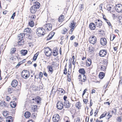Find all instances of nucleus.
Returning a JSON list of instances; mask_svg holds the SVG:
<instances>
[{
    "label": "nucleus",
    "mask_w": 122,
    "mask_h": 122,
    "mask_svg": "<svg viewBox=\"0 0 122 122\" xmlns=\"http://www.w3.org/2000/svg\"><path fill=\"white\" fill-rule=\"evenodd\" d=\"M32 32V30L30 28H27L24 29V33H20L18 36L17 39H18V43L19 45L21 46L24 44V38L25 37V34H29Z\"/></svg>",
    "instance_id": "1"
},
{
    "label": "nucleus",
    "mask_w": 122,
    "mask_h": 122,
    "mask_svg": "<svg viewBox=\"0 0 122 122\" xmlns=\"http://www.w3.org/2000/svg\"><path fill=\"white\" fill-rule=\"evenodd\" d=\"M45 32V30L44 29L42 28H39L37 29L36 33L38 36H41L44 35Z\"/></svg>",
    "instance_id": "2"
},
{
    "label": "nucleus",
    "mask_w": 122,
    "mask_h": 122,
    "mask_svg": "<svg viewBox=\"0 0 122 122\" xmlns=\"http://www.w3.org/2000/svg\"><path fill=\"white\" fill-rule=\"evenodd\" d=\"M22 76L25 79H27L28 78L30 75L29 71L27 70H24L22 71L21 73Z\"/></svg>",
    "instance_id": "3"
},
{
    "label": "nucleus",
    "mask_w": 122,
    "mask_h": 122,
    "mask_svg": "<svg viewBox=\"0 0 122 122\" xmlns=\"http://www.w3.org/2000/svg\"><path fill=\"white\" fill-rule=\"evenodd\" d=\"M44 53L47 57H49L51 56L52 53L51 48L47 47L44 51Z\"/></svg>",
    "instance_id": "4"
},
{
    "label": "nucleus",
    "mask_w": 122,
    "mask_h": 122,
    "mask_svg": "<svg viewBox=\"0 0 122 122\" xmlns=\"http://www.w3.org/2000/svg\"><path fill=\"white\" fill-rule=\"evenodd\" d=\"M115 9L116 11L118 12H122V5L120 4H118L116 5Z\"/></svg>",
    "instance_id": "5"
},
{
    "label": "nucleus",
    "mask_w": 122,
    "mask_h": 122,
    "mask_svg": "<svg viewBox=\"0 0 122 122\" xmlns=\"http://www.w3.org/2000/svg\"><path fill=\"white\" fill-rule=\"evenodd\" d=\"M89 41L90 43L93 44H94L96 42L97 38L94 36H91L90 37Z\"/></svg>",
    "instance_id": "6"
},
{
    "label": "nucleus",
    "mask_w": 122,
    "mask_h": 122,
    "mask_svg": "<svg viewBox=\"0 0 122 122\" xmlns=\"http://www.w3.org/2000/svg\"><path fill=\"white\" fill-rule=\"evenodd\" d=\"M60 119V116L57 114H55L52 117L53 121L55 122H58L59 121Z\"/></svg>",
    "instance_id": "7"
},
{
    "label": "nucleus",
    "mask_w": 122,
    "mask_h": 122,
    "mask_svg": "<svg viewBox=\"0 0 122 122\" xmlns=\"http://www.w3.org/2000/svg\"><path fill=\"white\" fill-rule=\"evenodd\" d=\"M35 0L33 1H32L30 0V1L31 3L32 2L34 3V5L33 6L37 9L40 7V4L39 2L37 1L34 2V1H35Z\"/></svg>",
    "instance_id": "8"
},
{
    "label": "nucleus",
    "mask_w": 122,
    "mask_h": 122,
    "mask_svg": "<svg viewBox=\"0 0 122 122\" xmlns=\"http://www.w3.org/2000/svg\"><path fill=\"white\" fill-rule=\"evenodd\" d=\"M83 78H82L81 75H80L78 76V79L81 82H84L86 80V77L85 75H83Z\"/></svg>",
    "instance_id": "9"
},
{
    "label": "nucleus",
    "mask_w": 122,
    "mask_h": 122,
    "mask_svg": "<svg viewBox=\"0 0 122 122\" xmlns=\"http://www.w3.org/2000/svg\"><path fill=\"white\" fill-rule=\"evenodd\" d=\"M102 21L99 19L95 21V24L96 25L97 27H100L102 25Z\"/></svg>",
    "instance_id": "10"
},
{
    "label": "nucleus",
    "mask_w": 122,
    "mask_h": 122,
    "mask_svg": "<svg viewBox=\"0 0 122 122\" xmlns=\"http://www.w3.org/2000/svg\"><path fill=\"white\" fill-rule=\"evenodd\" d=\"M63 103L60 101L58 102L57 104V108L59 110H61L63 108Z\"/></svg>",
    "instance_id": "11"
},
{
    "label": "nucleus",
    "mask_w": 122,
    "mask_h": 122,
    "mask_svg": "<svg viewBox=\"0 0 122 122\" xmlns=\"http://www.w3.org/2000/svg\"><path fill=\"white\" fill-rule=\"evenodd\" d=\"M107 51L106 50H101L99 53V55L101 57H103L105 56L107 54Z\"/></svg>",
    "instance_id": "12"
},
{
    "label": "nucleus",
    "mask_w": 122,
    "mask_h": 122,
    "mask_svg": "<svg viewBox=\"0 0 122 122\" xmlns=\"http://www.w3.org/2000/svg\"><path fill=\"white\" fill-rule=\"evenodd\" d=\"M45 29L47 30H50L52 28V25L51 24H48L46 25H45Z\"/></svg>",
    "instance_id": "13"
},
{
    "label": "nucleus",
    "mask_w": 122,
    "mask_h": 122,
    "mask_svg": "<svg viewBox=\"0 0 122 122\" xmlns=\"http://www.w3.org/2000/svg\"><path fill=\"white\" fill-rule=\"evenodd\" d=\"M100 42L101 44L103 46L106 45L107 43L106 39L105 38H101Z\"/></svg>",
    "instance_id": "14"
},
{
    "label": "nucleus",
    "mask_w": 122,
    "mask_h": 122,
    "mask_svg": "<svg viewBox=\"0 0 122 122\" xmlns=\"http://www.w3.org/2000/svg\"><path fill=\"white\" fill-rule=\"evenodd\" d=\"M38 109V107L36 105H33L31 106L30 110L31 112H35L37 111Z\"/></svg>",
    "instance_id": "15"
},
{
    "label": "nucleus",
    "mask_w": 122,
    "mask_h": 122,
    "mask_svg": "<svg viewBox=\"0 0 122 122\" xmlns=\"http://www.w3.org/2000/svg\"><path fill=\"white\" fill-rule=\"evenodd\" d=\"M75 22H74L73 20L71 22V24L70 26V27L71 28V33H72V32L73 31L75 28Z\"/></svg>",
    "instance_id": "16"
},
{
    "label": "nucleus",
    "mask_w": 122,
    "mask_h": 122,
    "mask_svg": "<svg viewBox=\"0 0 122 122\" xmlns=\"http://www.w3.org/2000/svg\"><path fill=\"white\" fill-rule=\"evenodd\" d=\"M64 103V106L66 107L67 108L70 107L71 104L68 101H65Z\"/></svg>",
    "instance_id": "17"
},
{
    "label": "nucleus",
    "mask_w": 122,
    "mask_h": 122,
    "mask_svg": "<svg viewBox=\"0 0 122 122\" xmlns=\"http://www.w3.org/2000/svg\"><path fill=\"white\" fill-rule=\"evenodd\" d=\"M18 82L16 80H14L12 81L11 83V85L13 87H15L18 85Z\"/></svg>",
    "instance_id": "18"
},
{
    "label": "nucleus",
    "mask_w": 122,
    "mask_h": 122,
    "mask_svg": "<svg viewBox=\"0 0 122 122\" xmlns=\"http://www.w3.org/2000/svg\"><path fill=\"white\" fill-rule=\"evenodd\" d=\"M89 27L91 30H94L95 29L96 25L93 23H91L89 25Z\"/></svg>",
    "instance_id": "19"
},
{
    "label": "nucleus",
    "mask_w": 122,
    "mask_h": 122,
    "mask_svg": "<svg viewBox=\"0 0 122 122\" xmlns=\"http://www.w3.org/2000/svg\"><path fill=\"white\" fill-rule=\"evenodd\" d=\"M37 10L34 7L32 6L30 8V11L31 13L34 14L37 11Z\"/></svg>",
    "instance_id": "20"
},
{
    "label": "nucleus",
    "mask_w": 122,
    "mask_h": 122,
    "mask_svg": "<svg viewBox=\"0 0 122 122\" xmlns=\"http://www.w3.org/2000/svg\"><path fill=\"white\" fill-rule=\"evenodd\" d=\"M92 63L91 60L90 58H88L86 61V65L87 66H89Z\"/></svg>",
    "instance_id": "21"
},
{
    "label": "nucleus",
    "mask_w": 122,
    "mask_h": 122,
    "mask_svg": "<svg viewBox=\"0 0 122 122\" xmlns=\"http://www.w3.org/2000/svg\"><path fill=\"white\" fill-rule=\"evenodd\" d=\"M30 113L29 112H26L24 114V116L26 118L30 117Z\"/></svg>",
    "instance_id": "22"
},
{
    "label": "nucleus",
    "mask_w": 122,
    "mask_h": 122,
    "mask_svg": "<svg viewBox=\"0 0 122 122\" xmlns=\"http://www.w3.org/2000/svg\"><path fill=\"white\" fill-rule=\"evenodd\" d=\"M0 105L2 107H6L7 106V104L5 101L1 102H0Z\"/></svg>",
    "instance_id": "23"
},
{
    "label": "nucleus",
    "mask_w": 122,
    "mask_h": 122,
    "mask_svg": "<svg viewBox=\"0 0 122 122\" xmlns=\"http://www.w3.org/2000/svg\"><path fill=\"white\" fill-rule=\"evenodd\" d=\"M27 50H22L20 51L21 54L23 56L25 55L27 53Z\"/></svg>",
    "instance_id": "24"
},
{
    "label": "nucleus",
    "mask_w": 122,
    "mask_h": 122,
    "mask_svg": "<svg viewBox=\"0 0 122 122\" xmlns=\"http://www.w3.org/2000/svg\"><path fill=\"white\" fill-rule=\"evenodd\" d=\"M64 15H61L59 18L58 21L59 22H62L64 20Z\"/></svg>",
    "instance_id": "25"
},
{
    "label": "nucleus",
    "mask_w": 122,
    "mask_h": 122,
    "mask_svg": "<svg viewBox=\"0 0 122 122\" xmlns=\"http://www.w3.org/2000/svg\"><path fill=\"white\" fill-rule=\"evenodd\" d=\"M79 72L80 73L83 75H85V71L83 68L80 69L79 70Z\"/></svg>",
    "instance_id": "26"
},
{
    "label": "nucleus",
    "mask_w": 122,
    "mask_h": 122,
    "mask_svg": "<svg viewBox=\"0 0 122 122\" xmlns=\"http://www.w3.org/2000/svg\"><path fill=\"white\" fill-rule=\"evenodd\" d=\"M47 68L48 69L49 71L51 73H52L53 71V67L51 66L48 65L47 66Z\"/></svg>",
    "instance_id": "27"
},
{
    "label": "nucleus",
    "mask_w": 122,
    "mask_h": 122,
    "mask_svg": "<svg viewBox=\"0 0 122 122\" xmlns=\"http://www.w3.org/2000/svg\"><path fill=\"white\" fill-rule=\"evenodd\" d=\"M105 74L103 72H100L99 75V77L100 79L103 78Z\"/></svg>",
    "instance_id": "28"
},
{
    "label": "nucleus",
    "mask_w": 122,
    "mask_h": 122,
    "mask_svg": "<svg viewBox=\"0 0 122 122\" xmlns=\"http://www.w3.org/2000/svg\"><path fill=\"white\" fill-rule=\"evenodd\" d=\"M35 100L38 104L41 101V98L39 96H37L35 98Z\"/></svg>",
    "instance_id": "29"
},
{
    "label": "nucleus",
    "mask_w": 122,
    "mask_h": 122,
    "mask_svg": "<svg viewBox=\"0 0 122 122\" xmlns=\"http://www.w3.org/2000/svg\"><path fill=\"white\" fill-rule=\"evenodd\" d=\"M75 106L76 107L79 109L81 106V103L79 102H77Z\"/></svg>",
    "instance_id": "30"
},
{
    "label": "nucleus",
    "mask_w": 122,
    "mask_h": 122,
    "mask_svg": "<svg viewBox=\"0 0 122 122\" xmlns=\"http://www.w3.org/2000/svg\"><path fill=\"white\" fill-rule=\"evenodd\" d=\"M10 104V106L12 108H15L16 106V104L15 101H14L13 102H11Z\"/></svg>",
    "instance_id": "31"
},
{
    "label": "nucleus",
    "mask_w": 122,
    "mask_h": 122,
    "mask_svg": "<svg viewBox=\"0 0 122 122\" xmlns=\"http://www.w3.org/2000/svg\"><path fill=\"white\" fill-rule=\"evenodd\" d=\"M107 66L104 65H102L101 66L100 68L101 70L102 71H105L106 69Z\"/></svg>",
    "instance_id": "32"
},
{
    "label": "nucleus",
    "mask_w": 122,
    "mask_h": 122,
    "mask_svg": "<svg viewBox=\"0 0 122 122\" xmlns=\"http://www.w3.org/2000/svg\"><path fill=\"white\" fill-rule=\"evenodd\" d=\"M33 20L30 21L29 23V25L31 27H33L34 25V23Z\"/></svg>",
    "instance_id": "33"
},
{
    "label": "nucleus",
    "mask_w": 122,
    "mask_h": 122,
    "mask_svg": "<svg viewBox=\"0 0 122 122\" xmlns=\"http://www.w3.org/2000/svg\"><path fill=\"white\" fill-rule=\"evenodd\" d=\"M107 60L105 59L103 60L102 63L103 65L107 66Z\"/></svg>",
    "instance_id": "34"
},
{
    "label": "nucleus",
    "mask_w": 122,
    "mask_h": 122,
    "mask_svg": "<svg viewBox=\"0 0 122 122\" xmlns=\"http://www.w3.org/2000/svg\"><path fill=\"white\" fill-rule=\"evenodd\" d=\"M55 34V32H51V33H50L49 34V35H48V37H49L50 36H51L50 37L51 38V39L52 38L54 35Z\"/></svg>",
    "instance_id": "35"
},
{
    "label": "nucleus",
    "mask_w": 122,
    "mask_h": 122,
    "mask_svg": "<svg viewBox=\"0 0 122 122\" xmlns=\"http://www.w3.org/2000/svg\"><path fill=\"white\" fill-rule=\"evenodd\" d=\"M15 49V48L11 49L10 50V54H12L15 53V52L16 51Z\"/></svg>",
    "instance_id": "36"
},
{
    "label": "nucleus",
    "mask_w": 122,
    "mask_h": 122,
    "mask_svg": "<svg viewBox=\"0 0 122 122\" xmlns=\"http://www.w3.org/2000/svg\"><path fill=\"white\" fill-rule=\"evenodd\" d=\"M115 36L114 35H111L110 36V40L111 41H112L115 38Z\"/></svg>",
    "instance_id": "37"
},
{
    "label": "nucleus",
    "mask_w": 122,
    "mask_h": 122,
    "mask_svg": "<svg viewBox=\"0 0 122 122\" xmlns=\"http://www.w3.org/2000/svg\"><path fill=\"white\" fill-rule=\"evenodd\" d=\"M94 49L93 47L91 46L89 47V51L91 52H93L94 51Z\"/></svg>",
    "instance_id": "38"
},
{
    "label": "nucleus",
    "mask_w": 122,
    "mask_h": 122,
    "mask_svg": "<svg viewBox=\"0 0 122 122\" xmlns=\"http://www.w3.org/2000/svg\"><path fill=\"white\" fill-rule=\"evenodd\" d=\"M53 55L54 56H56L58 54V52L55 50L53 51Z\"/></svg>",
    "instance_id": "39"
},
{
    "label": "nucleus",
    "mask_w": 122,
    "mask_h": 122,
    "mask_svg": "<svg viewBox=\"0 0 122 122\" xmlns=\"http://www.w3.org/2000/svg\"><path fill=\"white\" fill-rule=\"evenodd\" d=\"M107 114L106 112H104L103 114H102L101 116L100 117V119H101L102 118L104 117Z\"/></svg>",
    "instance_id": "40"
},
{
    "label": "nucleus",
    "mask_w": 122,
    "mask_h": 122,
    "mask_svg": "<svg viewBox=\"0 0 122 122\" xmlns=\"http://www.w3.org/2000/svg\"><path fill=\"white\" fill-rule=\"evenodd\" d=\"M117 109L115 108L113 109V110L112 111V112L113 113L114 115H116L117 114Z\"/></svg>",
    "instance_id": "41"
},
{
    "label": "nucleus",
    "mask_w": 122,
    "mask_h": 122,
    "mask_svg": "<svg viewBox=\"0 0 122 122\" xmlns=\"http://www.w3.org/2000/svg\"><path fill=\"white\" fill-rule=\"evenodd\" d=\"M67 30V29H66L65 28H64L63 30L62 31V33L63 34H65Z\"/></svg>",
    "instance_id": "42"
},
{
    "label": "nucleus",
    "mask_w": 122,
    "mask_h": 122,
    "mask_svg": "<svg viewBox=\"0 0 122 122\" xmlns=\"http://www.w3.org/2000/svg\"><path fill=\"white\" fill-rule=\"evenodd\" d=\"M107 10L108 11L110 10L112 8V7L111 6H109V5H108L107 6Z\"/></svg>",
    "instance_id": "43"
},
{
    "label": "nucleus",
    "mask_w": 122,
    "mask_h": 122,
    "mask_svg": "<svg viewBox=\"0 0 122 122\" xmlns=\"http://www.w3.org/2000/svg\"><path fill=\"white\" fill-rule=\"evenodd\" d=\"M103 5V4L102 3L100 5L99 7V8L100 9V10H102V7Z\"/></svg>",
    "instance_id": "44"
},
{
    "label": "nucleus",
    "mask_w": 122,
    "mask_h": 122,
    "mask_svg": "<svg viewBox=\"0 0 122 122\" xmlns=\"http://www.w3.org/2000/svg\"><path fill=\"white\" fill-rule=\"evenodd\" d=\"M8 113L7 112H4L3 113V115L5 117H6L7 116Z\"/></svg>",
    "instance_id": "45"
},
{
    "label": "nucleus",
    "mask_w": 122,
    "mask_h": 122,
    "mask_svg": "<svg viewBox=\"0 0 122 122\" xmlns=\"http://www.w3.org/2000/svg\"><path fill=\"white\" fill-rule=\"evenodd\" d=\"M39 76V78L41 79V78L42 77V76H43L42 73L41 72H40Z\"/></svg>",
    "instance_id": "46"
},
{
    "label": "nucleus",
    "mask_w": 122,
    "mask_h": 122,
    "mask_svg": "<svg viewBox=\"0 0 122 122\" xmlns=\"http://www.w3.org/2000/svg\"><path fill=\"white\" fill-rule=\"evenodd\" d=\"M6 100L7 101H9L10 100V97L8 96H7L6 98Z\"/></svg>",
    "instance_id": "47"
},
{
    "label": "nucleus",
    "mask_w": 122,
    "mask_h": 122,
    "mask_svg": "<svg viewBox=\"0 0 122 122\" xmlns=\"http://www.w3.org/2000/svg\"><path fill=\"white\" fill-rule=\"evenodd\" d=\"M117 120L118 122H120L122 121V118L121 117H118Z\"/></svg>",
    "instance_id": "48"
},
{
    "label": "nucleus",
    "mask_w": 122,
    "mask_h": 122,
    "mask_svg": "<svg viewBox=\"0 0 122 122\" xmlns=\"http://www.w3.org/2000/svg\"><path fill=\"white\" fill-rule=\"evenodd\" d=\"M83 101L84 102L85 104H86L88 102V99L87 98L84 99H83Z\"/></svg>",
    "instance_id": "49"
},
{
    "label": "nucleus",
    "mask_w": 122,
    "mask_h": 122,
    "mask_svg": "<svg viewBox=\"0 0 122 122\" xmlns=\"http://www.w3.org/2000/svg\"><path fill=\"white\" fill-rule=\"evenodd\" d=\"M76 122H81L80 118L78 117L76 118Z\"/></svg>",
    "instance_id": "50"
},
{
    "label": "nucleus",
    "mask_w": 122,
    "mask_h": 122,
    "mask_svg": "<svg viewBox=\"0 0 122 122\" xmlns=\"http://www.w3.org/2000/svg\"><path fill=\"white\" fill-rule=\"evenodd\" d=\"M106 22L107 23V24L109 26H112L111 25L110 22L108 20H107V21H106Z\"/></svg>",
    "instance_id": "51"
},
{
    "label": "nucleus",
    "mask_w": 122,
    "mask_h": 122,
    "mask_svg": "<svg viewBox=\"0 0 122 122\" xmlns=\"http://www.w3.org/2000/svg\"><path fill=\"white\" fill-rule=\"evenodd\" d=\"M31 18H32V20L34 19L35 18H36V16L35 15H32L31 17Z\"/></svg>",
    "instance_id": "52"
},
{
    "label": "nucleus",
    "mask_w": 122,
    "mask_h": 122,
    "mask_svg": "<svg viewBox=\"0 0 122 122\" xmlns=\"http://www.w3.org/2000/svg\"><path fill=\"white\" fill-rule=\"evenodd\" d=\"M15 12H14L13 13V14L12 15V16L11 17V18L12 19H14V17L15 16Z\"/></svg>",
    "instance_id": "53"
},
{
    "label": "nucleus",
    "mask_w": 122,
    "mask_h": 122,
    "mask_svg": "<svg viewBox=\"0 0 122 122\" xmlns=\"http://www.w3.org/2000/svg\"><path fill=\"white\" fill-rule=\"evenodd\" d=\"M108 112V114L107 115V116L108 117V119H109V118L111 117L112 116V115L110 114V112Z\"/></svg>",
    "instance_id": "54"
},
{
    "label": "nucleus",
    "mask_w": 122,
    "mask_h": 122,
    "mask_svg": "<svg viewBox=\"0 0 122 122\" xmlns=\"http://www.w3.org/2000/svg\"><path fill=\"white\" fill-rule=\"evenodd\" d=\"M63 73L65 75L67 73V71L66 68H65Z\"/></svg>",
    "instance_id": "55"
},
{
    "label": "nucleus",
    "mask_w": 122,
    "mask_h": 122,
    "mask_svg": "<svg viewBox=\"0 0 122 122\" xmlns=\"http://www.w3.org/2000/svg\"><path fill=\"white\" fill-rule=\"evenodd\" d=\"M61 93L62 94H64L65 92V91L62 89H61L60 90H59Z\"/></svg>",
    "instance_id": "56"
},
{
    "label": "nucleus",
    "mask_w": 122,
    "mask_h": 122,
    "mask_svg": "<svg viewBox=\"0 0 122 122\" xmlns=\"http://www.w3.org/2000/svg\"><path fill=\"white\" fill-rule=\"evenodd\" d=\"M87 89H85L84 90V91H83V93L82 94V97L83 96V95L85 94V93L87 91Z\"/></svg>",
    "instance_id": "57"
},
{
    "label": "nucleus",
    "mask_w": 122,
    "mask_h": 122,
    "mask_svg": "<svg viewBox=\"0 0 122 122\" xmlns=\"http://www.w3.org/2000/svg\"><path fill=\"white\" fill-rule=\"evenodd\" d=\"M38 54H39V53H37L34 55V57H36V59H35V60H36Z\"/></svg>",
    "instance_id": "58"
},
{
    "label": "nucleus",
    "mask_w": 122,
    "mask_h": 122,
    "mask_svg": "<svg viewBox=\"0 0 122 122\" xmlns=\"http://www.w3.org/2000/svg\"><path fill=\"white\" fill-rule=\"evenodd\" d=\"M10 60L12 61H15L16 59L15 58H14L13 57H11L10 58Z\"/></svg>",
    "instance_id": "59"
},
{
    "label": "nucleus",
    "mask_w": 122,
    "mask_h": 122,
    "mask_svg": "<svg viewBox=\"0 0 122 122\" xmlns=\"http://www.w3.org/2000/svg\"><path fill=\"white\" fill-rule=\"evenodd\" d=\"M8 91L9 93H11V88H8Z\"/></svg>",
    "instance_id": "60"
},
{
    "label": "nucleus",
    "mask_w": 122,
    "mask_h": 122,
    "mask_svg": "<svg viewBox=\"0 0 122 122\" xmlns=\"http://www.w3.org/2000/svg\"><path fill=\"white\" fill-rule=\"evenodd\" d=\"M75 38V36H74L73 35L72 36H71V37L70 39L71 40H73L74 38Z\"/></svg>",
    "instance_id": "61"
},
{
    "label": "nucleus",
    "mask_w": 122,
    "mask_h": 122,
    "mask_svg": "<svg viewBox=\"0 0 122 122\" xmlns=\"http://www.w3.org/2000/svg\"><path fill=\"white\" fill-rule=\"evenodd\" d=\"M20 64H21L20 63V62L16 66V68H18L20 66Z\"/></svg>",
    "instance_id": "62"
},
{
    "label": "nucleus",
    "mask_w": 122,
    "mask_h": 122,
    "mask_svg": "<svg viewBox=\"0 0 122 122\" xmlns=\"http://www.w3.org/2000/svg\"><path fill=\"white\" fill-rule=\"evenodd\" d=\"M67 98V97L65 96L63 97V99L65 101H67L66 100V98Z\"/></svg>",
    "instance_id": "63"
},
{
    "label": "nucleus",
    "mask_w": 122,
    "mask_h": 122,
    "mask_svg": "<svg viewBox=\"0 0 122 122\" xmlns=\"http://www.w3.org/2000/svg\"><path fill=\"white\" fill-rule=\"evenodd\" d=\"M6 121L7 122H12V119L11 120H6Z\"/></svg>",
    "instance_id": "64"
}]
</instances>
